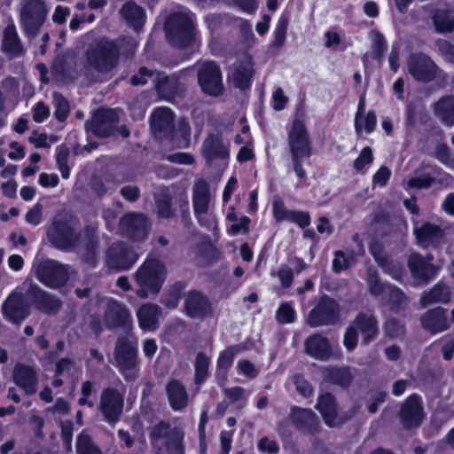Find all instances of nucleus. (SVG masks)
Segmentation results:
<instances>
[{
  "label": "nucleus",
  "instance_id": "obj_1",
  "mask_svg": "<svg viewBox=\"0 0 454 454\" xmlns=\"http://www.w3.org/2000/svg\"><path fill=\"white\" fill-rule=\"evenodd\" d=\"M51 244L58 249L76 252L82 262L94 267L98 261V237L96 230L87 227L76 232L66 220L55 219L47 230Z\"/></svg>",
  "mask_w": 454,
  "mask_h": 454
},
{
  "label": "nucleus",
  "instance_id": "obj_2",
  "mask_svg": "<svg viewBox=\"0 0 454 454\" xmlns=\"http://www.w3.org/2000/svg\"><path fill=\"white\" fill-rule=\"evenodd\" d=\"M120 55L116 41L101 37L87 46L84 70L87 74H107L117 67Z\"/></svg>",
  "mask_w": 454,
  "mask_h": 454
},
{
  "label": "nucleus",
  "instance_id": "obj_3",
  "mask_svg": "<svg viewBox=\"0 0 454 454\" xmlns=\"http://www.w3.org/2000/svg\"><path fill=\"white\" fill-rule=\"evenodd\" d=\"M288 146L293 169L299 178L296 187L306 185L307 172L303 163L312 155V148L307 129L301 120H294L288 132Z\"/></svg>",
  "mask_w": 454,
  "mask_h": 454
},
{
  "label": "nucleus",
  "instance_id": "obj_4",
  "mask_svg": "<svg viewBox=\"0 0 454 454\" xmlns=\"http://www.w3.org/2000/svg\"><path fill=\"white\" fill-rule=\"evenodd\" d=\"M167 268L159 259L147 257L137 270L134 279L137 286V295L146 299L150 294H157L167 278Z\"/></svg>",
  "mask_w": 454,
  "mask_h": 454
},
{
  "label": "nucleus",
  "instance_id": "obj_5",
  "mask_svg": "<svg viewBox=\"0 0 454 454\" xmlns=\"http://www.w3.org/2000/svg\"><path fill=\"white\" fill-rule=\"evenodd\" d=\"M114 357L119 372L126 381H135L140 370L138 345L132 335L119 337L116 340Z\"/></svg>",
  "mask_w": 454,
  "mask_h": 454
},
{
  "label": "nucleus",
  "instance_id": "obj_6",
  "mask_svg": "<svg viewBox=\"0 0 454 454\" xmlns=\"http://www.w3.org/2000/svg\"><path fill=\"white\" fill-rule=\"evenodd\" d=\"M195 15L188 9L172 13L166 22V32L169 41L177 47L189 45L196 35Z\"/></svg>",
  "mask_w": 454,
  "mask_h": 454
},
{
  "label": "nucleus",
  "instance_id": "obj_7",
  "mask_svg": "<svg viewBox=\"0 0 454 454\" xmlns=\"http://www.w3.org/2000/svg\"><path fill=\"white\" fill-rule=\"evenodd\" d=\"M48 15V9L42 0H27L20 9V28L28 41L34 40L40 33Z\"/></svg>",
  "mask_w": 454,
  "mask_h": 454
},
{
  "label": "nucleus",
  "instance_id": "obj_8",
  "mask_svg": "<svg viewBox=\"0 0 454 454\" xmlns=\"http://www.w3.org/2000/svg\"><path fill=\"white\" fill-rule=\"evenodd\" d=\"M71 267L58 261L47 259L37 263L35 275L45 286L59 289L67 285L70 277Z\"/></svg>",
  "mask_w": 454,
  "mask_h": 454
},
{
  "label": "nucleus",
  "instance_id": "obj_9",
  "mask_svg": "<svg viewBox=\"0 0 454 454\" xmlns=\"http://www.w3.org/2000/svg\"><path fill=\"white\" fill-rule=\"evenodd\" d=\"M340 306L338 302L327 295L320 298L306 319L310 327H319L333 325L339 317Z\"/></svg>",
  "mask_w": 454,
  "mask_h": 454
},
{
  "label": "nucleus",
  "instance_id": "obj_10",
  "mask_svg": "<svg viewBox=\"0 0 454 454\" xmlns=\"http://www.w3.org/2000/svg\"><path fill=\"white\" fill-rule=\"evenodd\" d=\"M198 82L202 91L209 96L218 97L223 91L221 69L213 61H206L200 66Z\"/></svg>",
  "mask_w": 454,
  "mask_h": 454
},
{
  "label": "nucleus",
  "instance_id": "obj_11",
  "mask_svg": "<svg viewBox=\"0 0 454 454\" xmlns=\"http://www.w3.org/2000/svg\"><path fill=\"white\" fill-rule=\"evenodd\" d=\"M138 254L124 242L112 244L106 254V264L115 270H128L137 261Z\"/></svg>",
  "mask_w": 454,
  "mask_h": 454
},
{
  "label": "nucleus",
  "instance_id": "obj_12",
  "mask_svg": "<svg viewBox=\"0 0 454 454\" xmlns=\"http://www.w3.org/2000/svg\"><path fill=\"white\" fill-rule=\"evenodd\" d=\"M406 67L414 80L424 83L433 81L439 69L430 57L421 52L411 54Z\"/></svg>",
  "mask_w": 454,
  "mask_h": 454
},
{
  "label": "nucleus",
  "instance_id": "obj_13",
  "mask_svg": "<svg viewBox=\"0 0 454 454\" xmlns=\"http://www.w3.org/2000/svg\"><path fill=\"white\" fill-rule=\"evenodd\" d=\"M123 406L124 396L118 389L114 387L103 389L100 395L99 411L107 422H117L122 413Z\"/></svg>",
  "mask_w": 454,
  "mask_h": 454
},
{
  "label": "nucleus",
  "instance_id": "obj_14",
  "mask_svg": "<svg viewBox=\"0 0 454 454\" xmlns=\"http://www.w3.org/2000/svg\"><path fill=\"white\" fill-rule=\"evenodd\" d=\"M102 322L108 329L116 327L130 329L132 326V316L129 309L124 304L110 300L106 305Z\"/></svg>",
  "mask_w": 454,
  "mask_h": 454
},
{
  "label": "nucleus",
  "instance_id": "obj_15",
  "mask_svg": "<svg viewBox=\"0 0 454 454\" xmlns=\"http://www.w3.org/2000/svg\"><path fill=\"white\" fill-rule=\"evenodd\" d=\"M119 121L118 112L114 109L98 110L90 121L86 122L87 129L99 137H106L114 134Z\"/></svg>",
  "mask_w": 454,
  "mask_h": 454
},
{
  "label": "nucleus",
  "instance_id": "obj_16",
  "mask_svg": "<svg viewBox=\"0 0 454 454\" xmlns=\"http://www.w3.org/2000/svg\"><path fill=\"white\" fill-rule=\"evenodd\" d=\"M184 309L186 316L193 319H203L212 315V305L208 298L196 290L185 294Z\"/></svg>",
  "mask_w": 454,
  "mask_h": 454
},
{
  "label": "nucleus",
  "instance_id": "obj_17",
  "mask_svg": "<svg viewBox=\"0 0 454 454\" xmlns=\"http://www.w3.org/2000/svg\"><path fill=\"white\" fill-rule=\"evenodd\" d=\"M3 316L8 321L20 325L29 315V305L22 294L12 293L2 305Z\"/></svg>",
  "mask_w": 454,
  "mask_h": 454
},
{
  "label": "nucleus",
  "instance_id": "obj_18",
  "mask_svg": "<svg viewBox=\"0 0 454 454\" xmlns=\"http://www.w3.org/2000/svg\"><path fill=\"white\" fill-rule=\"evenodd\" d=\"M120 229L132 240L141 241L147 237L148 221L141 213H129L121 219Z\"/></svg>",
  "mask_w": 454,
  "mask_h": 454
},
{
  "label": "nucleus",
  "instance_id": "obj_19",
  "mask_svg": "<svg viewBox=\"0 0 454 454\" xmlns=\"http://www.w3.org/2000/svg\"><path fill=\"white\" fill-rule=\"evenodd\" d=\"M316 408L321 413L325 423L331 427L342 425L351 417L339 412L335 397L330 393L318 396Z\"/></svg>",
  "mask_w": 454,
  "mask_h": 454
},
{
  "label": "nucleus",
  "instance_id": "obj_20",
  "mask_svg": "<svg viewBox=\"0 0 454 454\" xmlns=\"http://www.w3.org/2000/svg\"><path fill=\"white\" fill-rule=\"evenodd\" d=\"M192 204L198 221L202 225L208 224V207L210 202L209 185L204 179H199L192 189Z\"/></svg>",
  "mask_w": 454,
  "mask_h": 454
},
{
  "label": "nucleus",
  "instance_id": "obj_21",
  "mask_svg": "<svg viewBox=\"0 0 454 454\" xmlns=\"http://www.w3.org/2000/svg\"><path fill=\"white\" fill-rule=\"evenodd\" d=\"M1 51L11 59H20L25 56L27 52L26 47L12 22L4 29Z\"/></svg>",
  "mask_w": 454,
  "mask_h": 454
},
{
  "label": "nucleus",
  "instance_id": "obj_22",
  "mask_svg": "<svg viewBox=\"0 0 454 454\" xmlns=\"http://www.w3.org/2000/svg\"><path fill=\"white\" fill-rule=\"evenodd\" d=\"M434 256L428 254L425 259L421 254L413 253L409 256L408 266L414 278L422 280L425 283L434 278L437 269L432 263Z\"/></svg>",
  "mask_w": 454,
  "mask_h": 454
},
{
  "label": "nucleus",
  "instance_id": "obj_23",
  "mask_svg": "<svg viewBox=\"0 0 454 454\" xmlns=\"http://www.w3.org/2000/svg\"><path fill=\"white\" fill-rule=\"evenodd\" d=\"M151 128L159 139L171 137L174 129L173 112L168 107L155 109L151 117Z\"/></svg>",
  "mask_w": 454,
  "mask_h": 454
},
{
  "label": "nucleus",
  "instance_id": "obj_24",
  "mask_svg": "<svg viewBox=\"0 0 454 454\" xmlns=\"http://www.w3.org/2000/svg\"><path fill=\"white\" fill-rule=\"evenodd\" d=\"M27 295L35 306L43 313L56 314L62 307V301L36 285H31Z\"/></svg>",
  "mask_w": 454,
  "mask_h": 454
},
{
  "label": "nucleus",
  "instance_id": "obj_25",
  "mask_svg": "<svg viewBox=\"0 0 454 454\" xmlns=\"http://www.w3.org/2000/svg\"><path fill=\"white\" fill-rule=\"evenodd\" d=\"M400 419L406 428L420 425L423 419V409L418 395H412L405 400L400 411Z\"/></svg>",
  "mask_w": 454,
  "mask_h": 454
},
{
  "label": "nucleus",
  "instance_id": "obj_26",
  "mask_svg": "<svg viewBox=\"0 0 454 454\" xmlns=\"http://www.w3.org/2000/svg\"><path fill=\"white\" fill-rule=\"evenodd\" d=\"M201 153L208 165L215 160H226L229 157V149L217 135L208 136L203 142Z\"/></svg>",
  "mask_w": 454,
  "mask_h": 454
},
{
  "label": "nucleus",
  "instance_id": "obj_27",
  "mask_svg": "<svg viewBox=\"0 0 454 454\" xmlns=\"http://www.w3.org/2000/svg\"><path fill=\"white\" fill-rule=\"evenodd\" d=\"M354 369L349 366L329 365L322 369V377L325 381L348 388L354 380Z\"/></svg>",
  "mask_w": 454,
  "mask_h": 454
},
{
  "label": "nucleus",
  "instance_id": "obj_28",
  "mask_svg": "<svg viewBox=\"0 0 454 454\" xmlns=\"http://www.w3.org/2000/svg\"><path fill=\"white\" fill-rule=\"evenodd\" d=\"M14 382L23 389L27 395H34L37 390L36 372L31 366L18 364L13 371Z\"/></svg>",
  "mask_w": 454,
  "mask_h": 454
},
{
  "label": "nucleus",
  "instance_id": "obj_29",
  "mask_svg": "<svg viewBox=\"0 0 454 454\" xmlns=\"http://www.w3.org/2000/svg\"><path fill=\"white\" fill-rule=\"evenodd\" d=\"M154 86L159 96L168 101L174 99L176 96H181L185 90L184 84L176 76H167L161 73H160Z\"/></svg>",
  "mask_w": 454,
  "mask_h": 454
},
{
  "label": "nucleus",
  "instance_id": "obj_30",
  "mask_svg": "<svg viewBox=\"0 0 454 454\" xmlns=\"http://www.w3.org/2000/svg\"><path fill=\"white\" fill-rule=\"evenodd\" d=\"M423 328L431 333H437L447 330L450 327L446 317V309L437 307L429 309L421 317Z\"/></svg>",
  "mask_w": 454,
  "mask_h": 454
},
{
  "label": "nucleus",
  "instance_id": "obj_31",
  "mask_svg": "<svg viewBox=\"0 0 454 454\" xmlns=\"http://www.w3.org/2000/svg\"><path fill=\"white\" fill-rule=\"evenodd\" d=\"M290 419L303 432L313 434L317 431L318 419L310 409L293 407Z\"/></svg>",
  "mask_w": 454,
  "mask_h": 454
},
{
  "label": "nucleus",
  "instance_id": "obj_32",
  "mask_svg": "<svg viewBox=\"0 0 454 454\" xmlns=\"http://www.w3.org/2000/svg\"><path fill=\"white\" fill-rule=\"evenodd\" d=\"M358 333H361L363 341L368 344L374 340L379 333L378 321L372 314L359 313L351 323Z\"/></svg>",
  "mask_w": 454,
  "mask_h": 454
},
{
  "label": "nucleus",
  "instance_id": "obj_33",
  "mask_svg": "<svg viewBox=\"0 0 454 454\" xmlns=\"http://www.w3.org/2000/svg\"><path fill=\"white\" fill-rule=\"evenodd\" d=\"M253 74L252 60L250 58L246 57L243 60L232 67L229 76L235 87L245 90L250 86Z\"/></svg>",
  "mask_w": 454,
  "mask_h": 454
},
{
  "label": "nucleus",
  "instance_id": "obj_34",
  "mask_svg": "<svg viewBox=\"0 0 454 454\" xmlns=\"http://www.w3.org/2000/svg\"><path fill=\"white\" fill-rule=\"evenodd\" d=\"M305 351L311 357L321 361L329 359L332 355L328 340L320 334H313L306 339Z\"/></svg>",
  "mask_w": 454,
  "mask_h": 454
},
{
  "label": "nucleus",
  "instance_id": "obj_35",
  "mask_svg": "<svg viewBox=\"0 0 454 454\" xmlns=\"http://www.w3.org/2000/svg\"><path fill=\"white\" fill-rule=\"evenodd\" d=\"M414 234L419 246L427 247L436 246L443 238V231L437 225L425 223L420 226L415 227Z\"/></svg>",
  "mask_w": 454,
  "mask_h": 454
},
{
  "label": "nucleus",
  "instance_id": "obj_36",
  "mask_svg": "<svg viewBox=\"0 0 454 454\" xmlns=\"http://www.w3.org/2000/svg\"><path fill=\"white\" fill-rule=\"evenodd\" d=\"M166 393L171 408L179 411L188 405L186 387L177 380H171L166 385Z\"/></svg>",
  "mask_w": 454,
  "mask_h": 454
},
{
  "label": "nucleus",
  "instance_id": "obj_37",
  "mask_svg": "<svg viewBox=\"0 0 454 454\" xmlns=\"http://www.w3.org/2000/svg\"><path fill=\"white\" fill-rule=\"evenodd\" d=\"M120 14L126 23L137 31L144 26L145 11L135 2L129 1L125 3L120 10Z\"/></svg>",
  "mask_w": 454,
  "mask_h": 454
},
{
  "label": "nucleus",
  "instance_id": "obj_38",
  "mask_svg": "<svg viewBox=\"0 0 454 454\" xmlns=\"http://www.w3.org/2000/svg\"><path fill=\"white\" fill-rule=\"evenodd\" d=\"M160 312L161 309L158 305L152 303L143 304L137 311L139 326L144 330L155 329Z\"/></svg>",
  "mask_w": 454,
  "mask_h": 454
},
{
  "label": "nucleus",
  "instance_id": "obj_39",
  "mask_svg": "<svg viewBox=\"0 0 454 454\" xmlns=\"http://www.w3.org/2000/svg\"><path fill=\"white\" fill-rule=\"evenodd\" d=\"M450 288L442 282H439L429 291L423 293L420 298V303L423 307H427V305L436 302L448 303L450 301Z\"/></svg>",
  "mask_w": 454,
  "mask_h": 454
},
{
  "label": "nucleus",
  "instance_id": "obj_40",
  "mask_svg": "<svg viewBox=\"0 0 454 454\" xmlns=\"http://www.w3.org/2000/svg\"><path fill=\"white\" fill-rule=\"evenodd\" d=\"M434 114L446 126L454 125V96L441 98L434 105Z\"/></svg>",
  "mask_w": 454,
  "mask_h": 454
},
{
  "label": "nucleus",
  "instance_id": "obj_41",
  "mask_svg": "<svg viewBox=\"0 0 454 454\" xmlns=\"http://www.w3.org/2000/svg\"><path fill=\"white\" fill-rule=\"evenodd\" d=\"M436 32L450 33L454 30V12L436 10L432 16Z\"/></svg>",
  "mask_w": 454,
  "mask_h": 454
},
{
  "label": "nucleus",
  "instance_id": "obj_42",
  "mask_svg": "<svg viewBox=\"0 0 454 454\" xmlns=\"http://www.w3.org/2000/svg\"><path fill=\"white\" fill-rule=\"evenodd\" d=\"M369 293L375 296L383 298L384 294H387L389 284L384 283L380 280L378 272L375 270L369 269L367 271L366 278Z\"/></svg>",
  "mask_w": 454,
  "mask_h": 454
},
{
  "label": "nucleus",
  "instance_id": "obj_43",
  "mask_svg": "<svg viewBox=\"0 0 454 454\" xmlns=\"http://www.w3.org/2000/svg\"><path fill=\"white\" fill-rule=\"evenodd\" d=\"M197 263L207 266L218 260V252L209 244H203L195 249Z\"/></svg>",
  "mask_w": 454,
  "mask_h": 454
},
{
  "label": "nucleus",
  "instance_id": "obj_44",
  "mask_svg": "<svg viewBox=\"0 0 454 454\" xmlns=\"http://www.w3.org/2000/svg\"><path fill=\"white\" fill-rule=\"evenodd\" d=\"M77 454H103L100 448L92 441L85 432H82L76 439Z\"/></svg>",
  "mask_w": 454,
  "mask_h": 454
},
{
  "label": "nucleus",
  "instance_id": "obj_45",
  "mask_svg": "<svg viewBox=\"0 0 454 454\" xmlns=\"http://www.w3.org/2000/svg\"><path fill=\"white\" fill-rule=\"evenodd\" d=\"M209 364L210 359L207 356L202 352L197 354L195 359V384L200 385L207 379Z\"/></svg>",
  "mask_w": 454,
  "mask_h": 454
},
{
  "label": "nucleus",
  "instance_id": "obj_46",
  "mask_svg": "<svg viewBox=\"0 0 454 454\" xmlns=\"http://www.w3.org/2000/svg\"><path fill=\"white\" fill-rule=\"evenodd\" d=\"M377 123V117L374 112L369 111L366 114H362L355 117V129L357 135H360L363 130L366 133H372Z\"/></svg>",
  "mask_w": 454,
  "mask_h": 454
},
{
  "label": "nucleus",
  "instance_id": "obj_47",
  "mask_svg": "<svg viewBox=\"0 0 454 454\" xmlns=\"http://www.w3.org/2000/svg\"><path fill=\"white\" fill-rule=\"evenodd\" d=\"M53 106L55 107L54 115L59 121H64L69 115L70 106L68 101L59 92L52 94Z\"/></svg>",
  "mask_w": 454,
  "mask_h": 454
},
{
  "label": "nucleus",
  "instance_id": "obj_48",
  "mask_svg": "<svg viewBox=\"0 0 454 454\" xmlns=\"http://www.w3.org/2000/svg\"><path fill=\"white\" fill-rule=\"evenodd\" d=\"M241 350L240 345H233L221 352L217 360L218 368L224 371L229 370L233 364L235 356Z\"/></svg>",
  "mask_w": 454,
  "mask_h": 454
},
{
  "label": "nucleus",
  "instance_id": "obj_49",
  "mask_svg": "<svg viewBox=\"0 0 454 454\" xmlns=\"http://www.w3.org/2000/svg\"><path fill=\"white\" fill-rule=\"evenodd\" d=\"M160 72L149 70L146 67H140L138 72L131 76L130 82L134 86L145 85L150 81L154 84L159 77Z\"/></svg>",
  "mask_w": 454,
  "mask_h": 454
},
{
  "label": "nucleus",
  "instance_id": "obj_50",
  "mask_svg": "<svg viewBox=\"0 0 454 454\" xmlns=\"http://www.w3.org/2000/svg\"><path fill=\"white\" fill-rule=\"evenodd\" d=\"M276 320L282 325L294 323L296 319V311L291 302H283L278 307Z\"/></svg>",
  "mask_w": 454,
  "mask_h": 454
},
{
  "label": "nucleus",
  "instance_id": "obj_51",
  "mask_svg": "<svg viewBox=\"0 0 454 454\" xmlns=\"http://www.w3.org/2000/svg\"><path fill=\"white\" fill-rule=\"evenodd\" d=\"M156 209L160 217L169 218L174 215L171 198L167 193H161L156 199Z\"/></svg>",
  "mask_w": 454,
  "mask_h": 454
},
{
  "label": "nucleus",
  "instance_id": "obj_52",
  "mask_svg": "<svg viewBox=\"0 0 454 454\" xmlns=\"http://www.w3.org/2000/svg\"><path fill=\"white\" fill-rule=\"evenodd\" d=\"M355 262L354 253L350 252L348 255L339 250L334 254V259L333 261V270L335 272H340L343 270H346L349 267L351 263Z\"/></svg>",
  "mask_w": 454,
  "mask_h": 454
},
{
  "label": "nucleus",
  "instance_id": "obj_53",
  "mask_svg": "<svg viewBox=\"0 0 454 454\" xmlns=\"http://www.w3.org/2000/svg\"><path fill=\"white\" fill-rule=\"evenodd\" d=\"M69 156V150L65 147H58L56 161L59 167V169L61 173V176L64 179H67L70 175V169L67 165V158Z\"/></svg>",
  "mask_w": 454,
  "mask_h": 454
},
{
  "label": "nucleus",
  "instance_id": "obj_54",
  "mask_svg": "<svg viewBox=\"0 0 454 454\" xmlns=\"http://www.w3.org/2000/svg\"><path fill=\"white\" fill-rule=\"evenodd\" d=\"M224 396L230 400L231 403H236L239 401H243V403L240 405V408H243L246 405V399L247 398L249 392H247L242 387H233L225 388L223 390Z\"/></svg>",
  "mask_w": 454,
  "mask_h": 454
},
{
  "label": "nucleus",
  "instance_id": "obj_55",
  "mask_svg": "<svg viewBox=\"0 0 454 454\" xmlns=\"http://www.w3.org/2000/svg\"><path fill=\"white\" fill-rule=\"evenodd\" d=\"M272 209L273 216L277 222H289L293 210H287L280 199L275 198L273 200Z\"/></svg>",
  "mask_w": 454,
  "mask_h": 454
},
{
  "label": "nucleus",
  "instance_id": "obj_56",
  "mask_svg": "<svg viewBox=\"0 0 454 454\" xmlns=\"http://www.w3.org/2000/svg\"><path fill=\"white\" fill-rule=\"evenodd\" d=\"M288 26V20L286 17H281L276 26L274 31V41L273 45L276 47H281L286 40V31Z\"/></svg>",
  "mask_w": 454,
  "mask_h": 454
},
{
  "label": "nucleus",
  "instance_id": "obj_57",
  "mask_svg": "<svg viewBox=\"0 0 454 454\" xmlns=\"http://www.w3.org/2000/svg\"><path fill=\"white\" fill-rule=\"evenodd\" d=\"M383 301L395 305H401L406 301V297L401 289L390 285L387 294L381 299Z\"/></svg>",
  "mask_w": 454,
  "mask_h": 454
},
{
  "label": "nucleus",
  "instance_id": "obj_58",
  "mask_svg": "<svg viewBox=\"0 0 454 454\" xmlns=\"http://www.w3.org/2000/svg\"><path fill=\"white\" fill-rule=\"evenodd\" d=\"M296 391L303 397H309L313 394V387L303 376L296 374L293 378Z\"/></svg>",
  "mask_w": 454,
  "mask_h": 454
},
{
  "label": "nucleus",
  "instance_id": "obj_59",
  "mask_svg": "<svg viewBox=\"0 0 454 454\" xmlns=\"http://www.w3.org/2000/svg\"><path fill=\"white\" fill-rule=\"evenodd\" d=\"M387 49V43L384 36L380 33H375L372 38V57L375 59L381 60Z\"/></svg>",
  "mask_w": 454,
  "mask_h": 454
},
{
  "label": "nucleus",
  "instance_id": "obj_60",
  "mask_svg": "<svg viewBox=\"0 0 454 454\" xmlns=\"http://www.w3.org/2000/svg\"><path fill=\"white\" fill-rule=\"evenodd\" d=\"M373 160L372 151L370 147H364L359 156L354 160L353 166L356 170L362 171L366 165Z\"/></svg>",
  "mask_w": 454,
  "mask_h": 454
},
{
  "label": "nucleus",
  "instance_id": "obj_61",
  "mask_svg": "<svg viewBox=\"0 0 454 454\" xmlns=\"http://www.w3.org/2000/svg\"><path fill=\"white\" fill-rule=\"evenodd\" d=\"M435 157L448 167H454V157L446 145H439L435 149Z\"/></svg>",
  "mask_w": 454,
  "mask_h": 454
},
{
  "label": "nucleus",
  "instance_id": "obj_62",
  "mask_svg": "<svg viewBox=\"0 0 454 454\" xmlns=\"http://www.w3.org/2000/svg\"><path fill=\"white\" fill-rule=\"evenodd\" d=\"M370 252L374 257L379 266L387 265V259L389 258L383 250L382 245L378 241H373L370 244Z\"/></svg>",
  "mask_w": 454,
  "mask_h": 454
},
{
  "label": "nucleus",
  "instance_id": "obj_63",
  "mask_svg": "<svg viewBox=\"0 0 454 454\" xmlns=\"http://www.w3.org/2000/svg\"><path fill=\"white\" fill-rule=\"evenodd\" d=\"M385 330L387 335L396 338L404 333L403 325L395 319H388L385 325Z\"/></svg>",
  "mask_w": 454,
  "mask_h": 454
},
{
  "label": "nucleus",
  "instance_id": "obj_64",
  "mask_svg": "<svg viewBox=\"0 0 454 454\" xmlns=\"http://www.w3.org/2000/svg\"><path fill=\"white\" fill-rule=\"evenodd\" d=\"M436 46L442 56L449 61L454 63V44H451L446 40L440 39L436 41Z\"/></svg>",
  "mask_w": 454,
  "mask_h": 454
}]
</instances>
